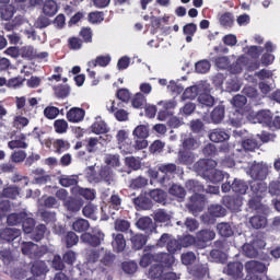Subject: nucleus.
Masks as SVG:
<instances>
[{
	"instance_id": "64",
	"label": "nucleus",
	"mask_w": 280,
	"mask_h": 280,
	"mask_svg": "<svg viewBox=\"0 0 280 280\" xmlns=\"http://www.w3.org/2000/svg\"><path fill=\"white\" fill-rule=\"evenodd\" d=\"M36 50L32 46H24L21 48V57L26 58L28 60H33L36 58Z\"/></svg>"
},
{
	"instance_id": "19",
	"label": "nucleus",
	"mask_w": 280,
	"mask_h": 280,
	"mask_svg": "<svg viewBox=\"0 0 280 280\" xmlns=\"http://www.w3.org/2000/svg\"><path fill=\"white\" fill-rule=\"evenodd\" d=\"M92 180L96 184L105 182V183H108V185H110V182L113 180V172L110 167L104 166L100 168L98 176L92 177Z\"/></svg>"
},
{
	"instance_id": "7",
	"label": "nucleus",
	"mask_w": 280,
	"mask_h": 280,
	"mask_svg": "<svg viewBox=\"0 0 280 280\" xmlns=\"http://www.w3.org/2000/svg\"><path fill=\"white\" fill-rule=\"evenodd\" d=\"M187 209L194 215L202 212L205 209V196L202 194H194L192 196H190L187 203Z\"/></svg>"
},
{
	"instance_id": "49",
	"label": "nucleus",
	"mask_w": 280,
	"mask_h": 280,
	"mask_svg": "<svg viewBox=\"0 0 280 280\" xmlns=\"http://www.w3.org/2000/svg\"><path fill=\"white\" fill-rule=\"evenodd\" d=\"M226 209L223 208L221 205H212L208 208V214H211L215 218H223L226 217Z\"/></svg>"
},
{
	"instance_id": "34",
	"label": "nucleus",
	"mask_w": 280,
	"mask_h": 280,
	"mask_svg": "<svg viewBox=\"0 0 280 280\" xmlns=\"http://www.w3.org/2000/svg\"><path fill=\"white\" fill-rule=\"evenodd\" d=\"M156 262H159V266H163L165 268H172L174 264V256L171 253H158V259Z\"/></svg>"
},
{
	"instance_id": "56",
	"label": "nucleus",
	"mask_w": 280,
	"mask_h": 280,
	"mask_svg": "<svg viewBox=\"0 0 280 280\" xmlns=\"http://www.w3.org/2000/svg\"><path fill=\"white\" fill-rule=\"evenodd\" d=\"M20 196V188L16 186H8L2 190V197L14 200Z\"/></svg>"
},
{
	"instance_id": "40",
	"label": "nucleus",
	"mask_w": 280,
	"mask_h": 280,
	"mask_svg": "<svg viewBox=\"0 0 280 280\" xmlns=\"http://www.w3.org/2000/svg\"><path fill=\"white\" fill-rule=\"evenodd\" d=\"M210 119H212L214 125L221 124L224 119V106L219 105L218 107H214L212 113H210Z\"/></svg>"
},
{
	"instance_id": "21",
	"label": "nucleus",
	"mask_w": 280,
	"mask_h": 280,
	"mask_svg": "<svg viewBox=\"0 0 280 280\" xmlns=\"http://www.w3.org/2000/svg\"><path fill=\"white\" fill-rule=\"evenodd\" d=\"M26 141V135L21 133L16 136L15 140H11L8 142L9 150H26L28 144Z\"/></svg>"
},
{
	"instance_id": "3",
	"label": "nucleus",
	"mask_w": 280,
	"mask_h": 280,
	"mask_svg": "<svg viewBox=\"0 0 280 280\" xmlns=\"http://www.w3.org/2000/svg\"><path fill=\"white\" fill-rule=\"evenodd\" d=\"M244 266L242 262L240 261H231L229 262L224 269H223V273L225 276H229L231 278V280H244Z\"/></svg>"
},
{
	"instance_id": "31",
	"label": "nucleus",
	"mask_w": 280,
	"mask_h": 280,
	"mask_svg": "<svg viewBox=\"0 0 280 280\" xmlns=\"http://www.w3.org/2000/svg\"><path fill=\"white\" fill-rule=\"evenodd\" d=\"M255 119L259 124H261V125H264L266 127H269V125L273 120L272 113H271V110H259L258 113H256Z\"/></svg>"
},
{
	"instance_id": "39",
	"label": "nucleus",
	"mask_w": 280,
	"mask_h": 280,
	"mask_svg": "<svg viewBox=\"0 0 280 280\" xmlns=\"http://www.w3.org/2000/svg\"><path fill=\"white\" fill-rule=\"evenodd\" d=\"M92 132L96 135H105L108 132V127L105 120L96 118V121L92 124Z\"/></svg>"
},
{
	"instance_id": "60",
	"label": "nucleus",
	"mask_w": 280,
	"mask_h": 280,
	"mask_svg": "<svg viewBox=\"0 0 280 280\" xmlns=\"http://www.w3.org/2000/svg\"><path fill=\"white\" fill-rule=\"evenodd\" d=\"M118 145H119V150H121L122 153H125V154H132V153L138 152L131 140L118 142Z\"/></svg>"
},
{
	"instance_id": "57",
	"label": "nucleus",
	"mask_w": 280,
	"mask_h": 280,
	"mask_svg": "<svg viewBox=\"0 0 280 280\" xmlns=\"http://www.w3.org/2000/svg\"><path fill=\"white\" fill-rule=\"evenodd\" d=\"M84 43L80 37L71 36L68 38V48L70 50H81Z\"/></svg>"
},
{
	"instance_id": "18",
	"label": "nucleus",
	"mask_w": 280,
	"mask_h": 280,
	"mask_svg": "<svg viewBox=\"0 0 280 280\" xmlns=\"http://www.w3.org/2000/svg\"><path fill=\"white\" fill-rule=\"evenodd\" d=\"M21 236V230L4 229L0 231V241L2 243H11Z\"/></svg>"
},
{
	"instance_id": "59",
	"label": "nucleus",
	"mask_w": 280,
	"mask_h": 280,
	"mask_svg": "<svg viewBox=\"0 0 280 280\" xmlns=\"http://www.w3.org/2000/svg\"><path fill=\"white\" fill-rule=\"evenodd\" d=\"M199 148V143L196 138H184L183 140V151H191L197 150Z\"/></svg>"
},
{
	"instance_id": "17",
	"label": "nucleus",
	"mask_w": 280,
	"mask_h": 280,
	"mask_svg": "<svg viewBox=\"0 0 280 280\" xmlns=\"http://www.w3.org/2000/svg\"><path fill=\"white\" fill-rule=\"evenodd\" d=\"M215 232L212 230H200L197 233V236L195 238L197 240L198 243H200V246L205 248L206 244L211 242L212 240H215Z\"/></svg>"
},
{
	"instance_id": "43",
	"label": "nucleus",
	"mask_w": 280,
	"mask_h": 280,
	"mask_svg": "<svg viewBox=\"0 0 280 280\" xmlns=\"http://www.w3.org/2000/svg\"><path fill=\"white\" fill-rule=\"evenodd\" d=\"M241 145L243 147L245 152H255V150H259V148L261 147V144H259V142L254 138H247L243 140Z\"/></svg>"
},
{
	"instance_id": "62",
	"label": "nucleus",
	"mask_w": 280,
	"mask_h": 280,
	"mask_svg": "<svg viewBox=\"0 0 280 280\" xmlns=\"http://www.w3.org/2000/svg\"><path fill=\"white\" fill-rule=\"evenodd\" d=\"M79 36H81V40H83L84 44L93 43V32L91 27H82L81 32H79Z\"/></svg>"
},
{
	"instance_id": "52",
	"label": "nucleus",
	"mask_w": 280,
	"mask_h": 280,
	"mask_svg": "<svg viewBox=\"0 0 280 280\" xmlns=\"http://www.w3.org/2000/svg\"><path fill=\"white\" fill-rule=\"evenodd\" d=\"M147 185H148V178L143 176L135 177L131 179V182H129V188L131 189H142L147 187Z\"/></svg>"
},
{
	"instance_id": "37",
	"label": "nucleus",
	"mask_w": 280,
	"mask_h": 280,
	"mask_svg": "<svg viewBox=\"0 0 280 280\" xmlns=\"http://www.w3.org/2000/svg\"><path fill=\"white\" fill-rule=\"evenodd\" d=\"M150 199L160 205H166V192L162 189L149 190Z\"/></svg>"
},
{
	"instance_id": "13",
	"label": "nucleus",
	"mask_w": 280,
	"mask_h": 280,
	"mask_svg": "<svg viewBox=\"0 0 280 280\" xmlns=\"http://www.w3.org/2000/svg\"><path fill=\"white\" fill-rule=\"evenodd\" d=\"M83 206L84 201L77 197H68L67 200L63 201V208L71 213L80 212Z\"/></svg>"
},
{
	"instance_id": "61",
	"label": "nucleus",
	"mask_w": 280,
	"mask_h": 280,
	"mask_svg": "<svg viewBox=\"0 0 280 280\" xmlns=\"http://www.w3.org/2000/svg\"><path fill=\"white\" fill-rule=\"evenodd\" d=\"M145 105H147L145 95L142 93L135 94V97L132 98L133 108L142 109Z\"/></svg>"
},
{
	"instance_id": "10",
	"label": "nucleus",
	"mask_w": 280,
	"mask_h": 280,
	"mask_svg": "<svg viewBox=\"0 0 280 280\" xmlns=\"http://www.w3.org/2000/svg\"><path fill=\"white\" fill-rule=\"evenodd\" d=\"M132 203L135 205V209L138 211H149L153 208V201L144 194H140L138 197H135L132 199Z\"/></svg>"
},
{
	"instance_id": "54",
	"label": "nucleus",
	"mask_w": 280,
	"mask_h": 280,
	"mask_svg": "<svg viewBox=\"0 0 280 280\" xmlns=\"http://www.w3.org/2000/svg\"><path fill=\"white\" fill-rule=\"evenodd\" d=\"M71 89L67 84H59L58 86L54 88V94L58 98H66L70 95Z\"/></svg>"
},
{
	"instance_id": "50",
	"label": "nucleus",
	"mask_w": 280,
	"mask_h": 280,
	"mask_svg": "<svg viewBox=\"0 0 280 280\" xmlns=\"http://www.w3.org/2000/svg\"><path fill=\"white\" fill-rule=\"evenodd\" d=\"M47 231V228L45 224H38L35 229L32 231V240L36 242H40L43 238H45V233Z\"/></svg>"
},
{
	"instance_id": "8",
	"label": "nucleus",
	"mask_w": 280,
	"mask_h": 280,
	"mask_svg": "<svg viewBox=\"0 0 280 280\" xmlns=\"http://www.w3.org/2000/svg\"><path fill=\"white\" fill-rule=\"evenodd\" d=\"M217 162L212 159H200L197 163H195L194 168L200 176L207 175L213 171H215Z\"/></svg>"
},
{
	"instance_id": "12",
	"label": "nucleus",
	"mask_w": 280,
	"mask_h": 280,
	"mask_svg": "<svg viewBox=\"0 0 280 280\" xmlns=\"http://www.w3.org/2000/svg\"><path fill=\"white\" fill-rule=\"evenodd\" d=\"M137 229L143 231L144 233L151 235L156 232V225L153 223L150 217H140L137 221Z\"/></svg>"
},
{
	"instance_id": "44",
	"label": "nucleus",
	"mask_w": 280,
	"mask_h": 280,
	"mask_svg": "<svg viewBox=\"0 0 280 280\" xmlns=\"http://www.w3.org/2000/svg\"><path fill=\"white\" fill-rule=\"evenodd\" d=\"M16 12V9L12 4H5L0 8L1 19L3 21H10Z\"/></svg>"
},
{
	"instance_id": "1",
	"label": "nucleus",
	"mask_w": 280,
	"mask_h": 280,
	"mask_svg": "<svg viewBox=\"0 0 280 280\" xmlns=\"http://www.w3.org/2000/svg\"><path fill=\"white\" fill-rule=\"evenodd\" d=\"M21 252L24 256H27L31 259H40L48 253V249L46 246L34 244V242H23Z\"/></svg>"
},
{
	"instance_id": "51",
	"label": "nucleus",
	"mask_w": 280,
	"mask_h": 280,
	"mask_svg": "<svg viewBox=\"0 0 280 280\" xmlns=\"http://www.w3.org/2000/svg\"><path fill=\"white\" fill-rule=\"evenodd\" d=\"M214 66L220 70H228L231 67V59L228 56H219L213 58Z\"/></svg>"
},
{
	"instance_id": "38",
	"label": "nucleus",
	"mask_w": 280,
	"mask_h": 280,
	"mask_svg": "<svg viewBox=\"0 0 280 280\" xmlns=\"http://www.w3.org/2000/svg\"><path fill=\"white\" fill-rule=\"evenodd\" d=\"M249 224L253 226V229L259 230L265 229L268 224L267 217L264 215H254L249 219Z\"/></svg>"
},
{
	"instance_id": "42",
	"label": "nucleus",
	"mask_w": 280,
	"mask_h": 280,
	"mask_svg": "<svg viewBox=\"0 0 280 280\" xmlns=\"http://www.w3.org/2000/svg\"><path fill=\"white\" fill-rule=\"evenodd\" d=\"M168 194L177 198L178 201H183L184 198H186V189L177 184H173V186L170 187Z\"/></svg>"
},
{
	"instance_id": "47",
	"label": "nucleus",
	"mask_w": 280,
	"mask_h": 280,
	"mask_svg": "<svg viewBox=\"0 0 280 280\" xmlns=\"http://www.w3.org/2000/svg\"><path fill=\"white\" fill-rule=\"evenodd\" d=\"M197 30H198L197 24H194V23L185 24V26L183 27V34L187 35V37H185V40L187 43L192 42V37L196 35Z\"/></svg>"
},
{
	"instance_id": "16",
	"label": "nucleus",
	"mask_w": 280,
	"mask_h": 280,
	"mask_svg": "<svg viewBox=\"0 0 280 280\" xmlns=\"http://www.w3.org/2000/svg\"><path fill=\"white\" fill-rule=\"evenodd\" d=\"M245 271L248 275L264 273L267 271V266L258 260H248L245 262Z\"/></svg>"
},
{
	"instance_id": "27",
	"label": "nucleus",
	"mask_w": 280,
	"mask_h": 280,
	"mask_svg": "<svg viewBox=\"0 0 280 280\" xmlns=\"http://www.w3.org/2000/svg\"><path fill=\"white\" fill-rule=\"evenodd\" d=\"M113 248L115 253H122L126 249V238L121 233L113 234Z\"/></svg>"
},
{
	"instance_id": "33",
	"label": "nucleus",
	"mask_w": 280,
	"mask_h": 280,
	"mask_svg": "<svg viewBox=\"0 0 280 280\" xmlns=\"http://www.w3.org/2000/svg\"><path fill=\"white\" fill-rule=\"evenodd\" d=\"M27 219V213L21 212V213H11L7 217V224L10 226H16L22 224L24 220Z\"/></svg>"
},
{
	"instance_id": "58",
	"label": "nucleus",
	"mask_w": 280,
	"mask_h": 280,
	"mask_svg": "<svg viewBox=\"0 0 280 280\" xmlns=\"http://www.w3.org/2000/svg\"><path fill=\"white\" fill-rule=\"evenodd\" d=\"M183 100H196L199 95V88L197 85L190 86L183 91Z\"/></svg>"
},
{
	"instance_id": "14",
	"label": "nucleus",
	"mask_w": 280,
	"mask_h": 280,
	"mask_svg": "<svg viewBox=\"0 0 280 280\" xmlns=\"http://www.w3.org/2000/svg\"><path fill=\"white\" fill-rule=\"evenodd\" d=\"M209 139L214 143H221L224 141H229L231 139V135H229L225 129L215 128L213 130H210Z\"/></svg>"
},
{
	"instance_id": "63",
	"label": "nucleus",
	"mask_w": 280,
	"mask_h": 280,
	"mask_svg": "<svg viewBox=\"0 0 280 280\" xmlns=\"http://www.w3.org/2000/svg\"><path fill=\"white\" fill-rule=\"evenodd\" d=\"M65 241L67 248H72L80 242V237L71 231L67 233Z\"/></svg>"
},
{
	"instance_id": "26",
	"label": "nucleus",
	"mask_w": 280,
	"mask_h": 280,
	"mask_svg": "<svg viewBox=\"0 0 280 280\" xmlns=\"http://www.w3.org/2000/svg\"><path fill=\"white\" fill-rule=\"evenodd\" d=\"M178 164L180 165H192L195 156L189 150H179L177 155Z\"/></svg>"
},
{
	"instance_id": "48",
	"label": "nucleus",
	"mask_w": 280,
	"mask_h": 280,
	"mask_svg": "<svg viewBox=\"0 0 280 280\" xmlns=\"http://www.w3.org/2000/svg\"><path fill=\"white\" fill-rule=\"evenodd\" d=\"M132 136L135 139H147L150 137V129L145 125H139L133 129Z\"/></svg>"
},
{
	"instance_id": "25",
	"label": "nucleus",
	"mask_w": 280,
	"mask_h": 280,
	"mask_svg": "<svg viewBox=\"0 0 280 280\" xmlns=\"http://www.w3.org/2000/svg\"><path fill=\"white\" fill-rule=\"evenodd\" d=\"M31 272L36 277L46 276L49 272V267H47L45 260H36L32 265Z\"/></svg>"
},
{
	"instance_id": "29",
	"label": "nucleus",
	"mask_w": 280,
	"mask_h": 280,
	"mask_svg": "<svg viewBox=\"0 0 280 280\" xmlns=\"http://www.w3.org/2000/svg\"><path fill=\"white\" fill-rule=\"evenodd\" d=\"M112 58L109 55L107 56H97L96 59H92L89 61L88 67L95 69L97 67H108V65H110Z\"/></svg>"
},
{
	"instance_id": "11",
	"label": "nucleus",
	"mask_w": 280,
	"mask_h": 280,
	"mask_svg": "<svg viewBox=\"0 0 280 280\" xmlns=\"http://www.w3.org/2000/svg\"><path fill=\"white\" fill-rule=\"evenodd\" d=\"M222 203L224 205L225 208L233 212H238L240 209L243 206V198L240 196H224L222 199Z\"/></svg>"
},
{
	"instance_id": "53",
	"label": "nucleus",
	"mask_w": 280,
	"mask_h": 280,
	"mask_svg": "<svg viewBox=\"0 0 280 280\" xmlns=\"http://www.w3.org/2000/svg\"><path fill=\"white\" fill-rule=\"evenodd\" d=\"M198 102L200 105L206 107H212L215 105V98L208 93H202L198 95Z\"/></svg>"
},
{
	"instance_id": "5",
	"label": "nucleus",
	"mask_w": 280,
	"mask_h": 280,
	"mask_svg": "<svg viewBox=\"0 0 280 280\" xmlns=\"http://www.w3.org/2000/svg\"><path fill=\"white\" fill-rule=\"evenodd\" d=\"M268 174L269 166L264 162H254V164L249 167V175L254 180H265L267 179Z\"/></svg>"
},
{
	"instance_id": "28",
	"label": "nucleus",
	"mask_w": 280,
	"mask_h": 280,
	"mask_svg": "<svg viewBox=\"0 0 280 280\" xmlns=\"http://www.w3.org/2000/svg\"><path fill=\"white\" fill-rule=\"evenodd\" d=\"M232 191L237 195H246L248 191V184L243 179L234 178L233 183H231Z\"/></svg>"
},
{
	"instance_id": "6",
	"label": "nucleus",
	"mask_w": 280,
	"mask_h": 280,
	"mask_svg": "<svg viewBox=\"0 0 280 280\" xmlns=\"http://www.w3.org/2000/svg\"><path fill=\"white\" fill-rule=\"evenodd\" d=\"M155 249V245H147L144 246L142 257H140L139 266L140 268H148L151 264L156 262L158 253L153 252Z\"/></svg>"
},
{
	"instance_id": "32",
	"label": "nucleus",
	"mask_w": 280,
	"mask_h": 280,
	"mask_svg": "<svg viewBox=\"0 0 280 280\" xmlns=\"http://www.w3.org/2000/svg\"><path fill=\"white\" fill-rule=\"evenodd\" d=\"M58 12V4L55 0H46L43 4V13L48 18H52Z\"/></svg>"
},
{
	"instance_id": "23",
	"label": "nucleus",
	"mask_w": 280,
	"mask_h": 280,
	"mask_svg": "<svg viewBox=\"0 0 280 280\" xmlns=\"http://www.w3.org/2000/svg\"><path fill=\"white\" fill-rule=\"evenodd\" d=\"M72 194L74 196L84 197L86 200H95L96 197L95 190L83 188L81 186L72 187Z\"/></svg>"
},
{
	"instance_id": "36",
	"label": "nucleus",
	"mask_w": 280,
	"mask_h": 280,
	"mask_svg": "<svg viewBox=\"0 0 280 280\" xmlns=\"http://www.w3.org/2000/svg\"><path fill=\"white\" fill-rule=\"evenodd\" d=\"M231 103L235 108H237L236 113L243 115L244 114L243 108L247 104V97L243 94H237L233 97V101Z\"/></svg>"
},
{
	"instance_id": "45",
	"label": "nucleus",
	"mask_w": 280,
	"mask_h": 280,
	"mask_svg": "<svg viewBox=\"0 0 280 280\" xmlns=\"http://www.w3.org/2000/svg\"><path fill=\"white\" fill-rule=\"evenodd\" d=\"M215 229L218 230V233L220 236L223 237H231L233 236L234 232L232 230V225L228 222H221L219 223Z\"/></svg>"
},
{
	"instance_id": "2",
	"label": "nucleus",
	"mask_w": 280,
	"mask_h": 280,
	"mask_svg": "<svg viewBox=\"0 0 280 280\" xmlns=\"http://www.w3.org/2000/svg\"><path fill=\"white\" fill-rule=\"evenodd\" d=\"M158 171L164 174L159 178V184L163 187H167L172 182L171 175H174L177 172V165L174 163L160 164V166H158Z\"/></svg>"
},
{
	"instance_id": "20",
	"label": "nucleus",
	"mask_w": 280,
	"mask_h": 280,
	"mask_svg": "<svg viewBox=\"0 0 280 280\" xmlns=\"http://www.w3.org/2000/svg\"><path fill=\"white\" fill-rule=\"evenodd\" d=\"M108 210L109 214L114 217L116 211L122 210V199L119 195L113 194L108 199Z\"/></svg>"
},
{
	"instance_id": "55",
	"label": "nucleus",
	"mask_w": 280,
	"mask_h": 280,
	"mask_svg": "<svg viewBox=\"0 0 280 280\" xmlns=\"http://www.w3.org/2000/svg\"><path fill=\"white\" fill-rule=\"evenodd\" d=\"M165 267L163 265H152L149 269V276L152 279H161L165 273Z\"/></svg>"
},
{
	"instance_id": "22",
	"label": "nucleus",
	"mask_w": 280,
	"mask_h": 280,
	"mask_svg": "<svg viewBox=\"0 0 280 280\" xmlns=\"http://www.w3.org/2000/svg\"><path fill=\"white\" fill-rule=\"evenodd\" d=\"M149 236L142 233H137L131 236L132 249L138 252L145 247Z\"/></svg>"
},
{
	"instance_id": "4",
	"label": "nucleus",
	"mask_w": 280,
	"mask_h": 280,
	"mask_svg": "<svg viewBox=\"0 0 280 280\" xmlns=\"http://www.w3.org/2000/svg\"><path fill=\"white\" fill-rule=\"evenodd\" d=\"M267 246V243L265 242V234L264 233H256L253 240V245H244L243 250L245 255H247L249 258H253L256 254L255 249H264Z\"/></svg>"
},
{
	"instance_id": "24",
	"label": "nucleus",
	"mask_w": 280,
	"mask_h": 280,
	"mask_svg": "<svg viewBox=\"0 0 280 280\" xmlns=\"http://www.w3.org/2000/svg\"><path fill=\"white\" fill-rule=\"evenodd\" d=\"M80 183V177L75 174L73 175H62L59 177V185L65 188L70 187H79L78 184Z\"/></svg>"
},
{
	"instance_id": "15",
	"label": "nucleus",
	"mask_w": 280,
	"mask_h": 280,
	"mask_svg": "<svg viewBox=\"0 0 280 280\" xmlns=\"http://www.w3.org/2000/svg\"><path fill=\"white\" fill-rule=\"evenodd\" d=\"M85 117V110L81 107H72L67 112V120L72 124L83 121Z\"/></svg>"
},
{
	"instance_id": "9",
	"label": "nucleus",
	"mask_w": 280,
	"mask_h": 280,
	"mask_svg": "<svg viewBox=\"0 0 280 280\" xmlns=\"http://www.w3.org/2000/svg\"><path fill=\"white\" fill-rule=\"evenodd\" d=\"M81 240L83 243L88 244L89 246L93 248H97L101 246L102 241L105 240V234L102 232L97 233H83L81 235Z\"/></svg>"
},
{
	"instance_id": "35",
	"label": "nucleus",
	"mask_w": 280,
	"mask_h": 280,
	"mask_svg": "<svg viewBox=\"0 0 280 280\" xmlns=\"http://www.w3.org/2000/svg\"><path fill=\"white\" fill-rule=\"evenodd\" d=\"M250 191L254 194L255 197H262L265 192L268 190L267 183L260 180V182H253L250 184Z\"/></svg>"
},
{
	"instance_id": "30",
	"label": "nucleus",
	"mask_w": 280,
	"mask_h": 280,
	"mask_svg": "<svg viewBox=\"0 0 280 280\" xmlns=\"http://www.w3.org/2000/svg\"><path fill=\"white\" fill-rule=\"evenodd\" d=\"M131 222L126 219L118 218L114 221V230L118 233H132Z\"/></svg>"
},
{
	"instance_id": "46",
	"label": "nucleus",
	"mask_w": 280,
	"mask_h": 280,
	"mask_svg": "<svg viewBox=\"0 0 280 280\" xmlns=\"http://www.w3.org/2000/svg\"><path fill=\"white\" fill-rule=\"evenodd\" d=\"M203 178L212 182L213 184H219L224 179V174L222 173V171H218V170H213L207 174L202 175Z\"/></svg>"
},
{
	"instance_id": "41",
	"label": "nucleus",
	"mask_w": 280,
	"mask_h": 280,
	"mask_svg": "<svg viewBox=\"0 0 280 280\" xmlns=\"http://www.w3.org/2000/svg\"><path fill=\"white\" fill-rule=\"evenodd\" d=\"M72 230L77 233H86L90 230V221L79 218L72 223Z\"/></svg>"
}]
</instances>
